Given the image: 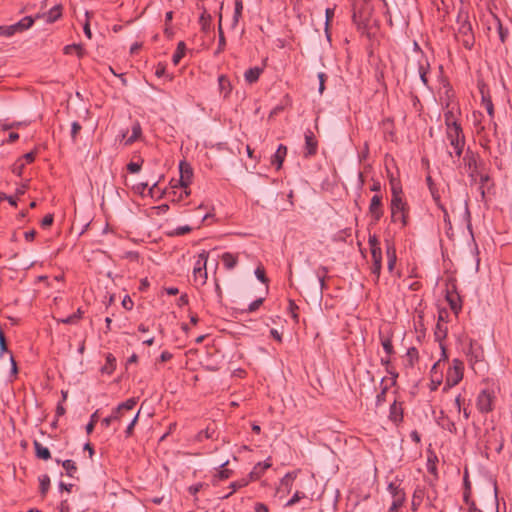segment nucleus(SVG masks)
<instances>
[{
  "instance_id": "864d4df0",
  "label": "nucleus",
  "mask_w": 512,
  "mask_h": 512,
  "mask_svg": "<svg viewBox=\"0 0 512 512\" xmlns=\"http://www.w3.org/2000/svg\"><path fill=\"white\" fill-rule=\"evenodd\" d=\"M255 276L258 280H260L262 283H267L268 279L265 276V271L262 267H257L255 270Z\"/></svg>"
},
{
  "instance_id": "39448f33",
  "label": "nucleus",
  "mask_w": 512,
  "mask_h": 512,
  "mask_svg": "<svg viewBox=\"0 0 512 512\" xmlns=\"http://www.w3.org/2000/svg\"><path fill=\"white\" fill-rule=\"evenodd\" d=\"M368 243L372 256L371 273L375 276V281H378L382 268V252L380 244L376 236H370Z\"/></svg>"
},
{
  "instance_id": "a211bd4d",
  "label": "nucleus",
  "mask_w": 512,
  "mask_h": 512,
  "mask_svg": "<svg viewBox=\"0 0 512 512\" xmlns=\"http://www.w3.org/2000/svg\"><path fill=\"white\" fill-rule=\"evenodd\" d=\"M389 418L396 424L403 420V409L401 404L397 403V401H394L390 406Z\"/></svg>"
},
{
  "instance_id": "338daca9",
  "label": "nucleus",
  "mask_w": 512,
  "mask_h": 512,
  "mask_svg": "<svg viewBox=\"0 0 512 512\" xmlns=\"http://www.w3.org/2000/svg\"><path fill=\"white\" fill-rule=\"evenodd\" d=\"M125 412L123 410H118V407L111 414L114 421H120L124 417Z\"/></svg>"
},
{
  "instance_id": "052dcab7",
  "label": "nucleus",
  "mask_w": 512,
  "mask_h": 512,
  "mask_svg": "<svg viewBox=\"0 0 512 512\" xmlns=\"http://www.w3.org/2000/svg\"><path fill=\"white\" fill-rule=\"evenodd\" d=\"M407 356L409 358L410 364L412 365L413 361L418 358V351H417V349L414 348V347L408 349Z\"/></svg>"
},
{
  "instance_id": "dca6fc26",
  "label": "nucleus",
  "mask_w": 512,
  "mask_h": 512,
  "mask_svg": "<svg viewBox=\"0 0 512 512\" xmlns=\"http://www.w3.org/2000/svg\"><path fill=\"white\" fill-rule=\"evenodd\" d=\"M271 462H270V459L268 458L267 460H265L264 462H259L257 463L252 471L250 472L249 476H250V479L251 480H257L259 479L263 474L264 472L271 467Z\"/></svg>"
},
{
  "instance_id": "c9c22d12",
  "label": "nucleus",
  "mask_w": 512,
  "mask_h": 512,
  "mask_svg": "<svg viewBox=\"0 0 512 512\" xmlns=\"http://www.w3.org/2000/svg\"><path fill=\"white\" fill-rule=\"evenodd\" d=\"M387 256H388V270L391 272L394 269L396 263V253L395 249L392 246L387 247Z\"/></svg>"
},
{
  "instance_id": "b1692460",
  "label": "nucleus",
  "mask_w": 512,
  "mask_h": 512,
  "mask_svg": "<svg viewBox=\"0 0 512 512\" xmlns=\"http://www.w3.org/2000/svg\"><path fill=\"white\" fill-rule=\"evenodd\" d=\"M115 369H116V358L111 353H108L106 355V363L101 368V372L103 374L111 375Z\"/></svg>"
},
{
  "instance_id": "680f3d73",
  "label": "nucleus",
  "mask_w": 512,
  "mask_h": 512,
  "mask_svg": "<svg viewBox=\"0 0 512 512\" xmlns=\"http://www.w3.org/2000/svg\"><path fill=\"white\" fill-rule=\"evenodd\" d=\"M127 169L130 173H138L141 170V164L136 162H130L127 165Z\"/></svg>"
},
{
  "instance_id": "5fc2aeb1",
  "label": "nucleus",
  "mask_w": 512,
  "mask_h": 512,
  "mask_svg": "<svg viewBox=\"0 0 512 512\" xmlns=\"http://www.w3.org/2000/svg\"><path fill=\"white\" fill-rule=\"evenodd\" d=\"M80 319V316L77 314H72L70 316H67L66 318H62L59 321L64 324H74Z\"/></svg>"
},
{
  "instance_id": "13d9d810",
  "label": "nucleus",
  "mask_w": 512,
  "mask_h": 512,
  "mask_svg": "<svg viewBox=\"0 0 512 512\" xmlns=\"http://www.w3.org/2000/svg\"><path fill=\"white\" fill-rule=\"evenodd\" d=\"M80 130H81V125L78 122L74 121L71 125V137L73 140L76 139Z\"/></svg>"
},
{
  "instance_id": "0e129e2a",
  "label": "nucleus",
  "mask_w": 512,
  "mask_h": 512,
  "mask_svg": "<svg viewBox=\"0 0 512 512\" xmlns=\"http://www.w3.org/2000/svg\"><path fill=\"white\" fill-rule=\"evenodd\" d=\"M53 223V215L47 214L41 221V226L43 228L49 227Z\"/></svg>"
},
{
  "instance_id": "72a5a7b5",
  "label": "nucleus",
  "mask_w": 512,
  "mask_h": 512,
  "mask_svg": "<svg viewBox=\"0 0 512 512\" xmlns=\"http://www.w3.org/2000/svg\"><path fill=\"white\" fill-rule=\"evenodd\" d=\"M211 22H212L211 16L209 14H207L206 12H203L199 18V23L201 25V29L204 32H208L211 30Z\"/></svg>"
},
{
  "instance_id": "0eeeda50",
  "label": "nucleus",
  "mask_w": 512,
  "mask_h": 512,
  "mask_svg": "<svg viewBox=\"0 0 512 512\" xmlns=\"http://www.w3.org/2000/svg\"><path fill=\"white\" fill-rule=\"evenodd\" d=\"M495 393L491 389H483L479 392L476 399V407L480 413L486 414L493 410Z\"/></svg>"
},
{
  "instance_id": "cd10ccee",
  "label": "nucleus",
  "mask_w": 512,
  "mask_h": 512,
  "mask_svg": "<svg viewBox=\"0 0 512 512\" xmlns=\"http://www.w3.org/2000/svg\"><path fill=\"white\" fill-rule=\"evenodd\" d=\"M242 11H243L242 0H235L234 15H233L232 23H231L232 29H234L237 26L239 19L242 16Z\"/></svg>"
},
{
  "instance_id": "79ce46f5",
  "label": "nucleus",
  "mask_w": 512,
  "mask_h": 512,
  "mask_svg": "<svg viewBox=\"0 0 512 512\" xmlns=\"http://www.w3.org/2000/svg\"><path fill=\"white\" fill-rule=\"evenodd\" d=\"M247 484H248V481L245 479L232 482L230 484V488L232 489V491L229 494H227L226 496H224V498H228L232 493H234L235 491H237L238 489H240L242 487H245Z\"/></svg>"
},
{
  "instance_id": "20e7f679",
  "label": "nucleus",
  "mask_w": 512,
  "mask_h": 512,
  "mask_svg": "<svg viewBox=\"0 0 512 512\" xmlns=\"http://www.w3.org/2000/svg\"><path fill=\"white\" fill-rule=\"evenodd\" d=\"M391 218L393 222H401L402 226L408 223L407 203L401 196H395L391 199Z\"/></svg>"
},
{
  "instance_id": "4c0bfd02",
  "label": "nucleus",
  "mask_w": 512,
  "mask_h": 512,
  "mask_svg": "<svg viewBox=\"0 0 512 512\" xmlns=\"http://www.w3.org/2000/svg\"><path fill=\"white\" fill-rule=\"evenodd\" d=\"M446 335H447L446 323L438 321L437 325H436V331H435L436 338L441 340V339L445 338Z\"/></svg>"
},
{
  "instance_id": "ddd939ff",
  "label": "nucleus",
  "mask_w": 512,
  "mask_h": 512,
  "mask_svg": "<svg viewBox=\"0 0 512 512\" xmlns=\"http://www.w3.org/2000/svg\"><path fill=\"white\" fill-rule=\"evenodd\" d=\"M369 213L371 214L374 221H379L383 216V205H382V196L375 194L370 201L369 205Z\"/></svg>"
},
{
  "instance_id": "4d7b16f0",
  "label": "nucleus",
  "mask_w": 512,
  "mask_h": 512,
  "mask_svg": "<svg viewBox=\"0 0 512 512\" xmlns=\"http://www.w3.org/2000/svg\"><path fill=\"white\" fill-rule=\"evenodd\" d=\"M483 103L485 105V108L487 110V113L489 114L490 117H493L494 115V106H493V103L490 99H486L485 97H483Z\"/></svg>"
},
{
  "instance_id": "c756f323",
  "label": "nucleus",
  "mask_w": 512,
  "mask_h": 512,
  "mask_svg": "<svg viewBox=\"0 0 512 512\" xmlns=\"http://www.w3.org/2000/svg\"><path fill=\"white\" fill-rule=\"evenodd\" d=\"M57 463H61L69 477H74L77 471L76 463L73 460L67 459L65 461L56 460Z\"/></svg>"
},
{
  "instance_id": "a19ab883",
  "label": "nucleus",
  "mask_w": 512,
  "mask_h": 512,
  "mask_svg": "<svg viewBox=\"0 0 512 512\" xmlns=\"http://www.w3.org/2000/svg\"><path fill=\"white\" fill-rule=\"evenodd\" d=\"M40 481V491L42 495H45L50 487V478L48 475H42L39 478Z\"/></svg>"
},
{
  "instance_id": "aec40b11",
  "label": "nucleus",
  "mask_w": 512,
  "mask_h": 512,
  "mask_svg": "<svg viewBox=\"0 0 512 512\" xmlns=\"http://www.w3.org/2000/svg\"><path fill=\"white\" fill-rule=\"evenodd\" d=\"M463 161L465 162L471 177H474L477 172V161L474 153L468 151L465 154Z\"/></svg>"
},
{
  "instance_id": "3c124183",
  "label": "nucleus",
  "mask_w": 512,
  "mask_h": 512,
  "mask_svg": "<svg viewBox=\"0 0 512 512\" xmlns=\"http://www.w3.org/2000/svg\"><path fill=\"white\" fill-rule=\"evenodd\" d=\"M304 497H305V495L303 493L296 491L294 493V495L292 496V498L290 500H288V502L286 503V506H292Z\"/></svg>"
},
{
  "instance_id": "f257e3e1",
  "label": "nucleus",
  "mask_w": 512,
  "mask_h": 512,
  "mask_svg": "<svg viewBox=\"0 0 512 512\" xmlns=\"http://www.w3.org/2000/svg\"><path fill=\"white\" fill-rule=\"evenodd\" d=\"M457 25V41L460 42L466 49L471 50L475 44V37L467 12L461 10L458 13Z\"/></svg>"
},
{
  "instance_id": "7ed1b4c3",
  "label": "nucleus",
  "mask_w": 512,
  "mask_h": 512,
  "mask_svg": "<svg viewBox=\"0 0 512 512\" xmlns=\"http://www.w3.org/2000/svg\"><path fill=\"white\" fill-rule=\"evenodd\" d=\"M208 257L209 252L203 250L199 253L198 259L195 262L193 268V283L196 287H201L206 284L208 278L206 269Z\"/></svg>"
},
{
  "instance_id": "2eb2a0df",
  "label": "nucleus",
  "mask_w": 512,
  "mask_h": 512,
  "mask_svg": "<svg viewBox=\"0 0 512 512\" xmlns=\"http://www.w3.org/2000/svg\"><path fill=\"white\" fill-rule=\"evenodd\" d=\"M437 424L450 433L457 434V427L454 421H452L443 411L437 417Z\"/></svg>"
},
{
  "instance_id": "774afa93",
  "label": "nucleus",
  "mask_w": 512,
  "mask_h": 512,
  "mask_svg": "<svg viewBox=\"0 0 512 512\" xmlns=\"http://www.w3.org/2000/svg\"><path fill=\"white\" fill-rule=\"evenodd\" d=\"M122 305L127 310H131L133 308V302L129 296L124 297Z\"/></svg>"
},
{
  "instance_id": "37998d69",
  "label": "nucleus",
  "mask_w": 512,
  "mask_h": 512,
  "mask_svg": "<svg viewBox=\"0 0 512 512\" xmlns=\"http://www.w3.org/2000/svg\"><path fill=\"white\" fill-rule=\"evenodd\" d=\"M25 167V162L23 159H18L12 166V172L17 176H21L23 173V169Z\"/></svg>"
},
{
  "instance_id": "bf43d9fd",
  "label": "nucleus",
  "mask_w": 512,
  "mask_h": 512,
  "mask_svg": "<svg viewBox=\"0 0 512 512\" xmlns=\"http://www.w3.org/2000/svg\"><path fill=\"white\" fill-rule=\"evenodd\" d=\"M263 303V298H258L256 300H254L248 307V311L249 312H254L256 311Z\"/></svg>"
},
{
  "instance_id": "f8f14e48",
  "label": "nucleus",
  "mask_w": 512,
  "mask_h": 512,
  "mask_svg": "<svg viewBox=\"0 0 512 512\" xmlns=\"http://www.w3.org/2000/svg\"><path fill=\"white\" fill-rule=\"evenodd\" d=\"M447 111L444 113V120L446 128H455L460 127L461 124L458 121V116L460 115V111L454 105H447Z\"/></svg>"
},
{
  "instance_id": "7c9ffc66",
  "label": "nucleus",
  "mask_w": 512,
  "mask_h": 512,
  "mask_svg": "<svg viewBox=\"0 0 512 512\" xmlns=\"http://www.w3.org/2000/svg\"><path fill=\"white\" fill-rule=\"evenodd\" d=\"M218 84L220 91L224 93V96H227L231 91V84L229 79L225 75H220L218 77Z\"/></svg>"
},
{
  "instance_id": "69168bd1",
  "label": "nucleus",
  "mask_w": 512,
  "mask_h": 512,
  "mask_svg": "<svg viewBox=\"0 0 512 512\" xmlns=\"http://www.w3.org/2000/svg\"><path fill=\"white\" fill-rule=\"evenodd\" d=\"M439 208L443 211L444 213V222L447 226L448 229H451L452 228V225H451V221H450V218H449V215H448V212L446 210V208L443 206V205H439Z\"/></svg>"
},
{
  "instance_id": "9d476101",
  "label": "nucleus",
  "mask_w": 512,
  "mask_h": 512,
  "mask_svg": "<svg viewBox=\"0 0 512 512\" xmlns=\"http://www.w3.org/2000/svg\"><path fill=\"white\" fill-rule=\"evenodd\" d=\"M371 16V8L367 3H364L362 7H359L358 4L354 7L353 12V21L358 26H366L369 18Z\"/></svg>"
},
{
  "instance_id": "6e6d98bb",
  "label": "nucleus",
  "mask_w": 512,
  "mask_h": 512,
  "mask_svg": "<svg viewBox=\"0 0 512 512\" xmlns=\"http://www.w3.org/2000/svg\"><path fill=\"white\" fill-rule=\"evenodd\" d=\"M7 351H8V349H7L5 335L2 331V329L0 328V356H2V354Z\"/></svg>"
},
{
  "instance_id": "603ef678",
  "label": "nucleus",
  "mask_w": 512,
  "mask_h": 512,
  "mask_svg": "<svg viewBox=\"0 0 512 512\" xmlns=\"http://www.w3.org/2000/svg\"><path fill=\"white\" fill-rule=\"evenodd\" d=\"M498 34L501 42L504 43L508 36V29L504 28L500 21H498Z\"/></svg>"
},
{
  "instance_id": "4be33fe9",
  "label": "nucleus",
  "mask_w": 512,
  "mask_h": 512,
  "mask_svg": "<svg viewBox=\"0 0 512 512\" xmlns=\"http://www.w3.org/2000/svg\"><path fill=\"white\" fill-rule=\"evenodd\" d=\"M61 15H62L61 5H55L43 16L45 17V20L47 23H54L61 17Z\"/></svg>"
},
{
  "instance_id": "de8ad7c7",
  "label": "nucleus",
  "mask_w": 512,
  "mask_h": 512,
  "mask_svg": "<svg viewBox=\"0 0 512 512\" xmlns=\"http://www.w3.org/2000/svg\"><path fill=\"white\" fill-rule=\"evenodd\" d=\"M289 312L292 316V318L294 319V321H298V314H297V310H298V306L295 304V302L293 300H289Z\"/></svg>"
},
{
  "instance_id": "f3484780",
  "label": "nucleus",
  "mask_w": 512,
  "mask_h": 512,
  "mask_svg": "<svg viewBox=\"0 0 512 512\" xmlns=\"http://www.w3.org/2000/svg\"><path fill=\"white\" fill-rule=\"evenodd\" d=\"M286 154H287V147L283 144H280L278 146V149L276 150L275 154L272 156L271 164L275 165L277 169H280L282 166V163L285 159Z\"/></svg>"
},
{
  "instance_id": "09e8293b",
  "label": "nucleus",
  "mask_w": 512,
  "mask_h": 512,
  "mask_svg": "<svg viewBox=\"0 0 512 512\" xmlns=\"http://www.w3.org/2000/svg\"><path fill=\"white\" fill-rule=\"evenodd\" d=\"M387 386L383 387L381 392L376 396V406H381L385 402L387 393Z\"/></svg>"
},
{
  "instance_id": "58836bf2",
  "label": "nucleus",
  "mask_w": 512,
  "mask_h": 512,
  "mask_svg": "<svg viewBox=\"0 0 512 512\" xmlns=\"http://www.w3.org/2000/svg\"><path fill=\"white\" fill-rule=\"evenodd\" d=\"M381 344H382V347L384 349V351L386 352V354L388 356H390L391 354L394 353V349H393V345H392V340L390 337H382L381 338Z\"/></svg>"
},
{
  "instance_id": "9b49d317",
  "label": "nucleus",
  "mask_w": 512,
  "mask_h": 512,
  "mask_svg": "<svg viewBox=\"0 0 512 512\" xmlns=\"http://www.w3.org/2000/svg\"><path fill=\"white\" fill-rule=\"evenodd\" d=\"M179 171H180V179H179V185L182 188H188L192 178H193V169L191 165L185 161H181L179 164Z\"/></svg>"
},
{
  "instance_id": "1a4fd4ad",
  "label": "nucleus",
  "mask_w": 512,
  "mask_h": 512,
  "mask_svg": "<svg viewBox=\"0 0 512 512\" xmlns=\"http://www.w3.org/2000/svg\"><path fill=\"white\" fill-rule=\"evenodd\" d=\"M388 491L392 496V503L389 508L390 512H397L398 509L404 504L406 500V494L399 485L391 482L388 485Z\"/></svg>"
},
{
  "instance_id": "423d86ee",
  "label": "nucleus",
  "mask_w": 512,
  "mask_h": 512,
  "mask_svg": "<svg viewBox=\"0 0 512 512\" xmlns=\"http://www.w3.org/2000/svg\"><path fill=\"white\" fill-rule=\"evenodd\" d=\"M34 24V18L31 16H25L17 23L12 25L0 26V35L5 37H11L17 33H22L28 30Z\"/></svg>"
},
{
  "instance_id": "8fccbe9b",
  "label": "nucleus",
  "mask_w": 512,
  "mask_h": 512,
  "mask_svg": "<svg viewBox=\"0 0 512 512\" xmlns=\"http://www.w3.org/2000/svg\"><path fill=\"white\" fill-rule=\"evenodd\" d=\"M191 230L192 228L188 225L179 226L174 230L173 235L182 236L189 233Z\"/></svg>"
},
{
  "instance_id": "c85d7f7f",
  "label": "nucleus",
  "mask_w": 512,
  "mask_h": 512,
  "mask_svg": "<svg viewBox=\"0 0 512 512\" xmlns=\"http://www.w3.org/2000/svg\"><path fill=\"white\" fill-rule=\"evenodd\" d=\"M218 33H219V42H218V48H217L215 54H219L222 51H224L225 46H226V40H225L224 32L222 29V15L221 14L219 15Z\"/></svg>"
},
{
  "instance_id": "2f4dec72",
  "label": "nucleus",
  "mask_w": 512,
  "mask_h": 512,
  "mask_svg": "<svg viewBox=\"0 0 512 512\" xmlns=\"http://www.w3.org/2000/svg\"><path fill=\"white\" fill-rule=\"evenodd\" d=\"M186 50V45L183 41H180L177 45V49L172 57V62L174 65H177L180 60L183 58Z\"/></svg>"
},
{
  "instance_id": "f704fd0d",
  "label": "nucleus",
  "mask_w": 512,
  "mask_h": 512,
  "mask_svg": "<svg viewBox=\"0 0 512 512\" xmlns=\"http://www.w3.org/2000/svg\"><path fill=\"white\" fill-rule=\"evenodd\" d=\"M328 274V268L325 266H320L316 271V276L319 280L321 290L325 287V278Z\"/></svg>"
},
{
  "instance_id": "e2e57ef3",
  "label": "nucleus",
  "mask_w": 512,
  "mask_h": 512,
  "mask_svg": "<svg viewBox=\"0 0 512 512\" xmlns=\"http://www.w3.org/2000/svg\"><path fill=\"white\" fill-rule=\"evenodd\" d=\"M165 72H166L165 65L163 63H158V65L156 66L155 75L158 78H161L165 75Z\"/></svg>"
},
{
  "instance_id": "bb28decb",
  "label": "nucleus",
  "mask_w": 512,
  "mask_h": 512,
  "mask_svg": "<svg viewBox=\"0 0 512 512\" xmlns=\"http://www.w3.org/2000/svg\"><path fill=\"white\" fill-rule=\"evenodd\" d=\"M222 262L226 269L231 270L237 265L238 258L236 255H234L230 252H225L222 255Z\"/></svg>"
},
{
  "instance_id": "a878e982",
  "label": "nucleus",
  "mask_w": 512,
  "mask_h": 512,
  "mask_svg": "<svg viewBox=\"0 0 512 512\" xmlns=\"http://www.w3.org/2000/svg\"><path fill=\"white\" fill-rule=\"evenodd\" d=\"M262 71H263V70H262L261 68H259V67H252V68H249V69L245 72V74H244V78H245V80H246L248 83H254V82H256V81L259 79V77H260V75H261Z\"/></svg>"
},
{
  "instance_id": "c03bdc74",
  "label": "nucleus",
  "mask_w": 512,
  "mask_h": 512,
  "mask_svg": "<svg viewBox=\"0 0 512 512\" xmlns=\"http://www.w3.org/2000/svg\"><path fill=\"white\" fill-rule=\"evenodd\" d=\"M213 434L214 430L208 426L205 430H202L198 433L197 439L199 441H202L203 439H209L213 437Z\"/></svg>"
},
{
  "instance_id": "5701e85b",
  "label": "nucleus",
  "mask_w": 512,
  "mask_h": 512,
  "mask_svg": "<svg viewBox=\"0 0 512 512\" xmlns=\"http://www.w3.org/2000/svg\"><path fill=\"white\" fill-rule=\"evenodd\" d=\"M34 449H35V455L43 460H48L51 458L50 451L47 447H44L40 442L37 440H34L33 442Z\"/></svg>"
},
{
  "instance_id": "6ab92c4d",
  "label": "nucleus",
  "mask_w": 512,
  "mask_h": 512,
  "mask_svg": "<svg viewBox=\"0 0 512 512\" xmlns=\"http://www.w3.org/2000/svg\"><path fill=\"white\" fill-rule=\"evenodd\" d=\"M429 67H430V65H429L428 59L426 57L422 56L421 59L418 61V72H419L421 81L426 86H428L427 74L429 71Z\"/></svg>"
},
{
  "instance_id": "6e6552de",
  "label": "nucleus",
  "mask_w": 512,
  "mask_h": 512,
  "mask_svg": "<svg viewBox=\"0 0 512 512\" xmlns=\"http://www.w3.org/2000/svg\"><path fill=\"white\" fill-rule=\"evenodd\" d=\"M462 378H463L462 362L455 359L453 361V366L450 367L447 371L444 389L457 385L462 380Z\"/></svg>"
},
{
  "instance_id": "ea45409f",
  "label": "nucleus",
  "mask_w": 512,
  "mask_h": 512,
  "mask_svg": "<svg viewBox=\"0 0 512 512\" xmlns=\"http://www.w3.org/2000/svg\"><path fill=\"white\" fill-rule=\"evenodd\" d=\"M137 404V400L135 398H129L125 402L118 405V410H123L124 412L132 410Z\"/></svg>"
},
{
  "instance_id": "412c9836",
  "label": "nucleus",
  "mask_w": 512,
  "mask_h": 512,
  "mask_svg": "<svg viewBox=\"0 0 512 512\" xmlns=\"http://www.w3.org/2000/svg\"><path fill=\"white\" fill-rule=\"evenodd\" d=\"M446 299L454 313L458 314V312L461 310V302L459 295L456 292L448 291Z\"/></svg>"
},
{
  "instance_id": "a18cd8bd",
  "label": "nucleus",
  "mask_w": 512,
  "mask_h": 512,
  "mask_svg": "<svg viewBox=\"0 0 512 512\" xmlns=\"http://www.w3.org/2000/svg\"><path fill=\"white\" fill-rule=\"evenodd\" d=\"M97 419H98V415H97V411H96L91 415L90 422L86 425V432L88 434L92 433V431L94 430Z\"/></svg>"
},
{
  "instance_id": "f03ea898",
  "label": "nucleus",
  "mask_w": 512,
  "mask_h": 512,
  "mask_svg": "<svg viewBox=\"0 0 512 512\" xmlns=\"http://www.w3.org/2000/svg\"><path fill=\"white\" fill-rule=\"evenodd\" d=\"M446 138L451 147V149L447 150L448 156L453 161L455 158L459 159L465 146V135L463 133L462 127L446 128Z\"/></svg>"
},
{
  "instance_id": "e433bc0d",
  "label": "nucleus",
  "mask_w": 512,
  "mask_h": 512,
  "mask_svg": "<svg viewBox=\"0 0 512 512\" xmlns=\"http://www.w3.org/2000/svg\"><path fill=\"white\" fill-rule=\"evenodd\" d=\"M65 54L76 53L79 57L83 55V48L80 44H71L64 47Z\"/></svg>"
},
{
  "instance_id": "393cba45",
  "label": "nucleus",
  "mask_w": 512,
  "mask_h": 512,
  "mask_svg": "<svg viewBox=\"0 0 512 512\" xmlns=\"http://www.w3.org/2000/svg\"><path fill=\"white\" fill-rule=\"evenodd\" d=\"M296 477H297L296 471L288 472L287 474H285V476L281 479L279 490L281 488H285L286 491L289 493L292 488V483L296 479Z\"/></svg>"
},
{
  "instance_id": "473e14b6",
  "label": "nucleus",
  "mask_w": 512,
  "mask_h": 512,
  "mask_svg": "<svg viewBox=\"0 0 512 512\" xmlns=\"http://www.w3.org/2000/svg\"><path fill=\"white\" fill-rule=\"evenodd\" d=\"M141 132H142V129H141L140 124L138 122L134 123L133 126H132V133L127 138L125 144L126 145H130L133 142H135L140 137Z\"/></svg>"
},
{
  "instance_id": "4468645a",
  "label": "nucleus",
  "mask_w": 512,
  "mask_h": 512,
  "mask_svg": "<svg viewBox=\"0 0 512 512\" xmlns=\"http://www.w3.org/2000/svg\"><path fill=\"white\" fill-rule=\"evenodd\" d=\"M318 143L314 133L311 130L305 132V157L312 156L317 152Z\"/></svg>"
},
{
  "instance_id": "49530a36",
  "label": "nucleus",
  "mask_w": 512,
  "mask_h": 512,
  "mask_svg": "<svg viewBox=\"0 0 512 512\" xmlns=\"http://www.w3.org/2000/svg\"><path fill=\"white\" fill-rule=\"evenodd\" d=\"M139 413L140 412L138 411L136 413V415L133 417V419L131 420V422L128 424L126 431H125L127 437L132 435L134 426L136 425V423L138 421Z\"/></svg>"
}]
</instances>
